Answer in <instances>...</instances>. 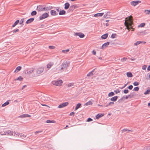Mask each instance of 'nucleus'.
<instances>
[{
	"instance_id": "338daca9",
	"label": "nucleus",
	"mask_w": 150,
	"mask_h": 150,
	"mask_svg": "<svg viewBox=\"0 0 150 150\" xmlns=\"http://www.w3.org/2000/svg\"><path fill=\"white\" fill-rule=\"evenodd\" d=\"M128 96L130 98H132L133 97V95H132L131 93Z\"/></svg>"
},
{
	"instance_id": "f704fd0d",
	"label": "nucleus",
	"mask_w": 150,
	"mask_h": 150,
	"mask_svg": "<svg viewBox=\"0 0 150 150\" xmlns=\"http://www.w3.org/2000/svg\"><path fill=\"white\" fill-rule=\"evenodd\" d=\"M114 95L115 93L113 92H111L108 93V96L109 97H111L114 96Z\"/></svg>"
},
{
	"instance_id": "7c9ffc66",
	"label": "nucleus",
	"mask_w": 150,
	"mask_h": 150,
	"mask_svg": "<svg viewBox=\"0 0 150 150\" xmlns=\"http://www.w3.org/2000/svg\"><path fill=\"white\" fill-rule=\"evenodd\" d=\"M46 122L47 123H49L55 122V121L54 120H47Z\"/></svg>"
},
{
	"instance_id": "8fccbe9b",
	"label": "nucleus",
	"mask_w": 150,
	"mask_h": 150,
	"mask_svg": "<svg viewBox=\"0 0 150 150\" xmlns=\"http://www.w3.org/2000/svg\"><path fill=\"white\" fill-rule=\"evenodd\" d=\"M20 136L22 139H24L26 137L25 135L23 134H21Z\"/></svg>"
},
{
	"instance_id": "5701e85b",
	"label": "nucleus",
	"mask_w": 150,
	"mask_h": 150,
	"mask_svg": "<svg viewBox=\"0 0 150 150\" xmlns=\"http://www.w3.org/2000/svg\"><path fill=\"white\" fill-rule=\"evenodd\" d=\"M46 11H47L50 10L52 9L53 8V7L51 6H46Z\"/></svg>"
},
{
	"instance_id": "774afa93",
	"label": "nucleus",
	"mask_w": 150,
	"mask_h": 150,
	"mask_svg": "<svg viewBox=\"0 0 150 150\" xmlns=\"http://www.w3.org/2000/svg\"><path fill=\"white\" fill-rule=\"evenodd\" d=\"M147 70L148 71H150V65H149L148 66V67L147 68Z\"/></svg>"
},
{
	"instance_id": "423d86ee",
	"label": "nucleus",
	"mask_w": 150,
	"mask_h": 150,
	"mask_svg": "<svg viewBox=\"0 0 150 150\" xmlns=\"http://www.w3.org/2000/svg\"><path fill=\"white\" fill-rule=\"evenodd\" d=\"M69 103L68 102L62 103L59 105L58 108H63L67 105Z\"/></svg>"
},
{
	"instance_id": "412c9836",
	"label": "nucleus",
	"mask_w": 150,
	"mask_h": 150,
	"mask_svg": "<svg viewBox=\"0 0 150 150\" xmlns=\"http://www.w3.org/2000/svg\"><path fill=\"white\" fill-rule=\"evenodd\" d=\"M74 9V6L72 5L70 6L68 11L69 12L72 11Z\"/></svg>"
},
{
	"instance_id": "9b49d317",
	"label": "nucleus",
	"mask_w": 150,
	"mask_h": 150,
	"mask_svg": "<svg viewBox=\"0 0 150 150\" xmlns=\"http://www.w3.org/2000/svg\"><path fill=\"white\" fill-rule=\"evenodd\" d=\"M42 6L43 5H39L38 6L36 10L38 11H42Z\"/></svg>"
},
{
	"instance_id": "ddd939ff",
	"label": "nucleus",
	"mask_w": 150,
	"mask_h": 150,
	"mask_svg": "<svg viewBox=\"0 0 150 150\" xmlns=\"http://www.w3.org/2000/svg\"><path fill=\"white\" fill-rule=\"evenodd\" d=\"M50 14L52 16H55L58 15V13H57L54 10H51L50 11Z\"/></svg>"
},
{
	"instance_id": "f8f14e48",
	"label": "nucleus",
	"mask_w": 150,
	"mask_h": 150,
	"mask_svg": "<svg viewBox=\"0 0 150 150\" xmlns=\"http://www.w3.org/2000/svg\"><path fill=\"white\" fill-rule=\"evenodd\" d=\"M34 20V18H30L28 19L26 22V24H28L31 23L33 22Z\"/></svg>"
},
{
	"instance_id": "4468645a",
	"label": "nucleus",
	"mask_w": 150,
	"mask_h": 150,
	"mask_svg": "<svg viewBox=\"0 0 150 150\" xmlns=\"http://www.w3.org/2000/svg\"><path fill=\"white\" fill-rule=\"evenodd\" d=\"M109 44L110 42H107L104 43L102 45L101 48V49H104V47H108L109 45Z\"/></svg>"
},
{
	"instance_id": "e433bc0d",
	"label": "nucleus",
	"mask_w": 150,
	"mask_h": 150,
	"mask_svg": "<svg viewBox=\"0 0 150 150\" xmlns=\"http://www.w3.org/2000/svg\"><path fill=\"white\" fill-rule=\"evenodd\" d=\"M23 79V78L21 76H20L16 78V80H19L20 81H22Z\"/></svg>"
},
{
	"instance_id": "4c0bfd02",
	"label": "nucleus",
	"mask_w": 150,
	"mask_h": 150,
	"mask_svg": "<svg viewBox=\"0 0 150 150\" xmlns=\"http://www.w3.org/2000/svg\"><path fill=\"white\" fill-rule=\"evenodd\" d=\"M94 75V74L93 73V71H91L89 72L88 74H87V76H90L93 75Z\"/></svg>"
},
{
	"instance_id": "6e6d98bb",
	"label": "nucleus",
	"mask_w": 150,
	"mask_h": 150,
	"mask_svg": "<svg viewBox=\"0 0 150 150\" xmlns=\"http://www.w3.org/2000/svg\"><path fill=\"white\" fill-rule=\"evenodd\" d=\"M93 120V119L91 118H88L87 119V122H90L92 121Z\"/></svg>"
},
{
	"instance_id": "2f4dec72",
	"label": "nucleus",
	"mask_w": 150,
	"mask_h": 150,
	"mask_svg": "<svg viewBox=\"0 0 150 150\" xmlns=\"http://www.w3.org/2000/svg\"><path fill=\"white\" fill-rule=\"evenodd\" d=\"M117 35L115 33H112L111 36L110 38H112L114 39L116 38Z\"/></svg>"
},
{
	"instance_id": "6e6552de",
	"label": "nucleus",
	"mask_w": 150,
	"mask_h": 150,
	"mask_svg": "<svg viewBox=\"0 0 150 150\" xmlns=\"http://www.w3.org/2000/svg\"><path fill=\"white\" fill-rule=\"evenodd\" d=\"M4 133L6 135H13V132L10 130H7L4 132Z\"/></svg>"
},
{
	"instance_id": "a18cd8bd",
	"label": "nucleus",
	"mask_w": 150,
	"mask_h": 150,
	"mask_svg": "<svg viewBox=\"0 0 150 150\" xmlns=\"http://www.w3.org/2000/svg\"><path fill=\"white\" fill-rule=\"evenodd\" d=\"M69 49H67L66 50H62V52L63 53H66L67 52H69Z\"/></svg>"
},
{
	"instance_id": "c85d7f7f",
	"label": "nucleus",
	"mask_w": 150,
	"mask_h": 150,
	"mask_svg": "<svg viewBox=\"0 0 150 150\" xmlns=\"http://www.w3.org/2000/svg\"><path fill=\"white\" fill-rule=\"evenodd\" d=\"M37 14V12L35 11H33L31 13V16H34L36 15Z\"/></svg>"
},
{
	"instance_id": "dca6fc26",
	"label": "nucleus",
	"mask_w": 150,
	"mask_h": 150,
	"mask_svg": "<svg viewBox=\"0 0 150 150\" xmlns=\"http://www.w3.org/2000/svg\"><path fill=\"white\" fill-rule=\"evenodd\" d=\"M64 8L66 10L69 8L70 7V4L68 2L64 4Z\"/></svg>"
},
{
	"instance_id": "72a5a7b5",
	"label": "nucleus",
	"mask_w": 150,
	"mask_h": 150,
	"mask_svg": "<svg viewBox=\"0 0 150 150\" xmlns=\"http://www.w3.org/2000/svg\"><path fill=\"white\" fill-rule=\"evenodd\" d=\"M144 12L146 15H149L150 13V10H145Z\"/></svg>"
},
{
	"instance_id": "58836bf2",
	"label": "nucleus",
	"mask_w": 150,
	"mask_h": 150,
	"mask_svg": "<svg viewBox=\"0 0 150 150\" xmlns=\"http://www.w3.org/2000/svg\"><path fill=\"white\" fill-rule=\"evenodd\" d=\"M126 131H128V132H127V133H128L129 131L132 132L133 131L132 130H129V129H122V130L121 131L122 133H123L125 132Z\"/></svg>"
},
{
	"instance_id": "c9c22d12",
	"label": "nucleus",
	"mask_w": 150,
	"mask_h": 150,
	"mask_svg": "<svg viewBox=\"0 0 150 150\" xmlns=\"http://www.w3.org/2000/svg\"><path fill=\"white\" fill-rule=\"evenodd\" d=\"M53 65V63H50L48 64L47 65V68L48 69H49L51 68L52 66Z\"/></svg>"
},
{
	"instance_id": "c03bdc74",
	"label": "nucleus",
	"mask_w": 150,
	"mask_h": 150,
	"mask_svg": "<svg viewBox=\"0 0 150 150\" xmlns=\"http://www.w3.org/2000/svg\"><path fill=\"white\" fill-rule=\"evenodd\" d=\"M24 18H21L20 21L19 22H20V24H21V25H23V23L24 22Z\"/></svg>"
},
{
	"instance_id": "7ed1b4c3",
	"label": "nucleus",
	"mask_w": 150,
	"mask_h": 150,
	"mask_svg": "<svg viewBox=\"0 0 150 150\" xmlns=\"http://www.w3.org/2000/svg\"><path fill=\"white\" fill-rule=\"evenodd\" d=\"M34 71L33 68H30L25 70L24 73L25 74H31Z\"/></svg>"
},
{
	"instance_id": "a211bd4d",
	"label": "nucleus",
	"mask_w": 150,
	"mask_h": 150,
	"mask_svg": "<svg viewBox=\"0 0 150 150\" xmlns=\"http://www.w3.org/2000/svg\"><path fill=\"white\" fill-rule=\"evenodd\" d=\"M118 98V96H114L113 97L111 98L110 99V100L111 101H112L115 102V101H116L117 100Z\"/></svg>"
},
{
	"instance_id": "ea45409f",
	"label": "nucleus",
	"mask_w": 150,
	"mask_h": 150,
	"mask_svg": "<svg viewBox=\"0 0 150 150\" xmlns=\"http://www.w3.org/2000/svg\"><path fill=\"white\" fill-rule=\"evenodd\" d=\"M92 104V102L91 101H89L88 102L86 103L85 104V105L87 106L88 105H91Z\"/></svg>"
},
{
	"instance_id": "393cba45",
	"label": "nucleus",
	"mask_w": 150,
	"mask_h": 150,
	"mask_svg": "<svg viewBox=\"0 0 150 150\" xmlns=\"http://www.w3.org/2000/svg\"><path fill=\"white\" fill-rule=\"evenodd\" d=\"M127 76L128 77H132L133 76L132 73L129 71L127 73Z\"/></svg>"
},
{
	"instance_id": "cd10ccee",
	"label": "nucleus",
	"mask_w": 150,
	"mask_h": 150,
	"mask_svg": "<svg viewBox=\"0 0 150 150\" xmlns=\"http://www.w3.org/2000/svg\"><path fill=\"white\" fill-rule=\"evenodd\" d=\"M9 103L8 102V101H7L6 102H5L4 104H3L2 105V107H5V106H6L7 105H8V104H9Z\"/></svg>"
},
{
	"instance_id": "f257e3e1",
	"label": "nucleus",
	"mask_w": 150,
	"mask_h": 150,
	"mask_svg": "<svg viewBox=\"0 0 150 150\" xmlns=\"http://www.w3.org/2000/svg\"><path fill=\"white\" fill-rule=\"evenodd\" d=\"M62 81L61 80H59L58 81H54L52 82V83L53 85L57 86H60L62 83Z\"/></svg>"
},
{
	"instance_id": "09e8293b",
	"label": "nucleus",
	"mask_w": 150,
	"mask_h": 150,
	"mask_svg": "<svg viewBox=\"0 0 150 150\" xmlns=\"http://www.w3.org/2000/svg\"><path fill=\"white\" fill-rule=\"evenodd\" d=\"M46 5H43L42 6V11H46Z\"/></svg>"
},
{
	"instance_id": "864d4df0",
	"label": "nucleus",
	"mask_w": 150,
	"mask_h": 150,
	"mask_svg": "<svg viewBox=\"0 0 150 150\" xmlns=\"http://www.w3.org/2000/svg\"><path fill=\"white\" fill-rule=\"evenodd\" d=\"M42 132V130H40V131H36L35 132V134H37L41 133Z\"/></svg>"
},
{
	"instance_id": "37998d69",
	"label": "nucleus",
	"mask_w": 150,
	"mask_h": 150,
	"mask_svg": "<svg viewBox=\"0 0 150 150\" xmlns=\"http://www.w3.org/2000/svg\"><path fill=\"white\" fill-rule=\"evenodd\" d=\"M133 85L135 86H138L139 84V83L138 82L135 81L133 83Z\"/></svg>"
},
{
	"instance_id": "0e129e2a",
	"label": "nucleus",
	"mask_w": 150,
	"mask_h": 150,
	"mask_svg": "<svg viewBox=\"0 0 150 150\" xmlns=\"http://www.w3.org/2000/svg\"><path fill=\"white\" fill-rule=\"evenodd\" d=\"M128 84V83H127L126 84H125L124 85L122 86V87H121L120 89H122L123 88H124L127 85V84Z\"/></svg>"
},
{
	"instance_id": "4d7b16f0",
	"label": "nucleus",
	"mask_w": 150,
	"mask_h": 150,
	"mask_svg": "<svg viewBox=\"0 0 150 150\" xmlns=\"http://www.w3.org/2000/svg\"><path fill=\"white\" fill-rule=\"evenodd\" d=\"M56 11H57V12H59L61 10V9H60V7H56Z\"/></svg>"
},
{
	"instance_id": "052dcab7",
	"label": "nucleus",
	"mask_w": 150,
	"mask_h": 150,
	"mask_svg": "<svg viewBox=\"0 0 150 150\" xmlns=\"http://www.w3.org/2000/svg\"><path fill=\"white\" fill-rule=\"evenodd\" d=\"M114 104L113 102H110L108 103V105H113Z\"/></svg>"
},
{
	"instance_id": "6ab92c4d",
	"label": "nucleus",
	"mask_w": 150,
	"mask_h": 150,
	"mask_svg": "<svg viewBox=\"0 0 150 150\" xmlns=\"http://www.w3.org/2000/svg\"><path fill=\"white\" fill-rule=\"evenodd\" d=\"M104 14L103 13H97L94 15V16L95 17L98 16H103Z\"/></svg>"
},
{
	"instance_id": "bb28decb",
	"label": "nucleus",
	"mask_w": 150,
	"mask_h": 150,
	"mask_svg": "<svg viewBox=\"0 0 150 150\" xmlns=\"http://www.w3.org/2000/svg\"><path fill=\"white\" fill-rule=\"evenodd\" d=\"M81 107V104L80 103H78L76 106L75 108V110H76Z\"/></svg>"
},
{
	"instance_id": "9d476101",
	"label": "nucleus",
	"mask_w": 150,
	"mask_h": 150,
	"mask_svg": "<svg viewBox=\"0 0 150 150\" xmlns=\"http://www.w3.org/2000/svg\"><path fill=\"white\" fill-rule=\"evenodd\" d=\"M31 117V116L30 115L27 114H24L22 115H20L19 116V117L21 118H24L26 117Z\"/></svg>"
},
{
	"instance_id": "79ce46f5",
	"label": "nucleus",
	"mask_w": 150,
	"mask_h": 150,
	"mask_svg": "<svg viewBox=\"0 0 150 150\" xmlns=\"http://www.w3.org/2000/svg\"><path fill=\"white\" fill-rule=\"evenodd\" d=\"M139 89V87H136L134 88L133 91H137Z\"/></svg>"
},
{
	"instance_id": "2eb2a0df",
	"label": "nucleus",
	"mask_w": 150,
	"mask_h": 150,
	"mask_svg": "<svg viewBox=\"0 0 150 150\" xmlns=\"http://www.w3.org/2000/svg\"><path fill=\"white\" fill-rule=\"evenodd\" d=\"M104 115V113H101V114L98 113L96 115V119H98L99 118L103 117Z\"/></svg>"
},
{
	"instance_id": "f03ea898",
	"label": "nucleus",
	"mask_w": 150,
	"mask_h": 150,
	"mask_svg": "<svg viewBox=\"0 0 150 150\" xmlns=\"http://www.w3.org/2000/svg\"><path fill=\"white\" fill-rule=\"evenodd\" d=\"M49 16L47 12H45L39 17V20H40L45 19L48 17Z\"/></svg>"
},
{
	"instance_id": "20e7f679",
	"label": "nucleus",
	"mask_w": 150,
	"mask_h": 150,
	"mask_svg": "<svg viewBox=\"0 0 150 150\" xmlns=\"http://www.w3.org/2000/svg\"><path fill=\"white\" fill-rule=\"evenodd\" d=\"M44 69V68L42 67H39L36 70V74H41L43 71Z\"/></svg>"
},
{
	"instance_id": "b1692460",
	"label": "nucleus",
	"mask_w": 150,
	"mask_h": 150,
	"mask_svg": "<svg viewBox=\"0 0 150 150\" xmlns=\"http://www.w3.org/2000/svg\"><path fill=\"white\" fill-rule=\"evenodd\" d=\"M59 14V15H64L66 14V11L64 10H60Z\"/></svg>"
},
{
	"instance_id": "c756f323",
	"label": "nucleus",
	"mask_w": 150,
	"mask_h": 150,
	"mask_svg": "<svg viewBox=\"0 0 150 150\" xmlns=\"http://www.w3.org/2000/svg\"><path fill=\"white\" fill-rule=\"evenodd\" d=\"M145 25V23H142L139 25L138 26V28L143 27Z\"/></svg>"
},
{
	"instance_id": "de8ad7c7",
	"label": "nucleus",
	"mask_w": 150,
	"mask_h": 150,
	"mask_svg": "<svg viewBox=\"0 0 150 150\" xmlns=\"http://www.w3.org/2000/svg\"><path fill=\"white\" fill-rule=\"evenodd\" d=\"M74 83H70L68 84V86L69 87L73 86Z\"/></svg>"
},
{
	"instance_id": "69168bd1",
	"label": "nucleus",
	"mask_w": 150,
	"mask_h": 150,
	"mask_svg": "<svg viewBox=\"0 0 150 150\" xmlns=\"http://www.w3.org/2000/svg\"><path fill=\"white\" fill-rule=\"evenodd\" d=\"M109 13L108 12H107L106 14L104 15V17L105 18H106Z\"/></svg>"
},
{
	"instance_id": "e2e57ef3",
	"label": "nucleus",
	"mask_w": 150,
	"mask_h": 150,
	"mask_svg": "<svg viewBox=\"0 0 150 150\" xmlns=\"http://www.w3.org/2000/svg\"><path fill=\"white\" fill-rule=\"evenodd\" d=\"M96 68H95L92 71H93V73L94 74V75L95 74H96V71H95L96 70Z\"/></svg>"
},
{
	"instance_id": "3c124183",
	"label": "nucleus",
	"mask_w": 150,
	"mask_h": 150,
	"mask_svg": "<svg viewBox=\"0 0 150 150\" xmlns=\"http://www.w3.org/2000/svg\"><path fill=\"white\" fill-rule=\"evenodd\" d=\"M129 92V91L128 89H125L124 90L123 92L125 94H127Z\"/></svg>"
},
{
	"instance_id": "49530a36",
	"label": "nucleus",
	"mask_w": 150,
	"mask_h": 150,
	"mask_svg": "<svg viewBox=\"0 0 150 150\" xmlns=\"http://www.w3.org/2000/svg\"><path fill=\"white\" fill-rule=\"evenodd\" d=\"M123 100V97H122L121 98L119 99L117 101V102L119 103H122V100Z\"/></svg>"
},
{
	"instance_id": "5fc2aeb1",
	"label": "nucleus",
	"mask_w": 150,
	"mask_h": 150,
	"mask_svg": "<svg viewBox=\"0 0 150 150\" xmlns=\"http://www.w3.org/2000/svg\"><path fill=\"white\" fill-rule=\"evenodd\" d=\"M120 91L119 89H117L115 90L114 91L116 94H117V93H120Z\"/></svg>"
},
{
	"instance_id": "a19ab883",
	"label": "nucleus",
	"mask_w": 150,
	"mask_h": 150,
	"mask_svg": "<svg viewBox=\"0 0 150 150\" xmlns=\"http://www.w3.org/2000/svg\"><path fill=\"white\" fill-rule=\"evenodd\" d=\"M142 42L141 41H137L134 43V45H137L140 43H142Z\"/></svg>"
},
{
	"instance_id": "0eeeda50",
	"label": "nucleus",
	"mask_w": 150,
	"mask_h": 150,
	"mask_svg": "<svg viewBox=\"0 0 150 150\" xmlns=\"http://www.w3.org/2000/svg\"><path fill=\"white\" fill-rule=\"evenodd\" d=\"M69 63L67 62V61L65 63H63L61 65V66H62L64 68V69H67L69 66Z\"/></svg>"
},
{
	"instance_id": "39448f33",
	"label": "nucleus",
	"mask_w": 150,
	"mask_h": 150,
	"mask_svg": "<svg viewBox=\"0 0 150 150\" xmlns=\"http://www.w3.org/2000/svg\"><path fill=\"white\" fill-rule=\"evenodd\" d=\"M141 2V1L139 0L133 1L130 2L131 5L134 6H135L139 4Z\"/></svg>"
},
{
	"instance_id": "603ef678",
	"label": "nucleus",
	"mask_w": 150,
	"mask_h": 150,
	"mask_svg": "<svg viewBox=\"0 0 150 150\" xmlns=\"http://www.w3.org/2000/svg\"><path fill=\"white\" fill-rule=\"evenodd\" d=\"M133 88V86L132 85H129L127 88L129 90H132Z\"/></svg>"
},
{
	"instance_id": "bf43d9fd",
	"label": "nucleus",
	"mask_w": 150,
	"mask_h": 150,
	"mask_svg": "<svg viewBox=\"0 0 150 150\" xmlns=\"http://www.w3.org/2000/svg\"><path fill=\"white\" fill-rule=\"evenodd\" d=\"M146 68V65H144L142 66V69L143 70H145Z\"/></svg>"
},
{
	"instance_id": "1a4fd4ad",
	"label": "nucleus",
	"mask_w": 150,
	"mask_h": 150,
	"mask_svg": "<svg viewBox=\"0 0 150 150\" xmlns=\"http://www.w3.org/2000/svg\"><path fill=\"white\" fill-rule=\"evenodd\" d=\"M75 35L76 36H79L81 38H83L85 36L84 35L81 33H76L75 34Z\"/></svg>"
},
{
	"instance_id": "aec40b11",
	"label": "nucleus",
	"mask_w": 150,
	"mask_h": 150,
	"mask_svg": "<svg viewBox=\"0 0 150 150\" xmlns=\"http://www.w3.org/2000/svg\"><path fill=\"white\" fill-rule=\"evenodd\" d=\"M108 34L106 33V34H103V35H102L101 36V38L102 39H106L108 38Z\"/></svg>"
},
{
	"instance_id": "680f3d73",
	"label": "nucleus",
	"mask_w": 150,
	"mask_h": 150,
	"mask_svg": "<svg viewBox=\"0 0 150 150\" xmlns=\"http://www.w3.org/2000/svg\"><path fill=\"white\" fill-rule=\"evenodd\" d=\"M74 114H75V113L74 112H72L69 114V115L70 116L73 115V116H74Z\"/></svg>"
},
{
	"instance_id": "f3484780",
	"label": "nucleus",
	"mask_w": 150,
	"mask_h": 150,
	"mask_svg": "<svg viewBox=\"0 0 150 150\" xmlns=\"http://www.w3.org/2000/svg\"><path fill=\"white\" fill-rule=\"evenodd\" d=\"M150 93V87H148L147 88V90L144 93V95L149 94Z\"/></svg>"
},
{
	"instance_id": "a878e982",
	"label": "nucleus",
	"mask_w": 150,
	"mask_h": 150,
	"mask_svg": "<svg viewBox=\"0 0 150 150\" xmlns=\"http://www.w3.org/2000/svg\"><path fill=\"white\" fill-rule=\"evenodd\" d=\"M20 21L19 20H16L14 24L13 25L12 27H15L16 25H17L19 22Z\"/></svg>"
},
{
	"instance_id": "13d9d810",
	"label": "nucleus",
	"mask_w": 150,
	"mask_h": 150,
	"mask_svg": "<svg viewBox=\"0 0 150 150\" xmlns=\"http://www.w3.org/2000/svg\"><path fill=\"white\" fill-rule=\"evenodd\" d=\"M49 48L50 49H53L55 48V47L53 46H49Z\"/></svg>"
},
{
	"instance_id": "473e14b6",
	"label": "nucleus",
	"mask_w": 150,
	"mask_h": 150,
	"mask_svg": "<svg viewBox=\"0 0 150 150\" xmlns=\"http://www.w3.org/2000/svg\"><path fill=\"white\" fill-rule=\"evenodd\" d=\"M19 31V30L18 29H16L14 30H13V31H11L10 33H11L12 32H13V33H14L16 32H18Z\"/></svg>"
},
{
	"instance_id": "4be33fe9",
	"label": "nucleus",
	"mask_w": 150,
	"mask_h": 150,
	"mask_svg": "<svg viewBox=\"0 0 150 150\" xmlns=\"http://www.w3.org/2000/svg\"><path fill=\"white\" fill-rule=\"evenodd\" d=\"M21 68H22L20 66L17 67L16 68L14 72H18L21 69Z\"/></svg>"
}]
</instances>
